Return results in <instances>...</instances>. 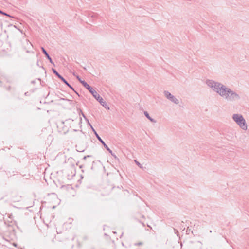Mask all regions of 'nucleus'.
Masks as SVG:
<instances>
[{
	"label": "nucleus",
	"mask_w": 249,
	"mask_h": 249,
	"mask_svg": "<svg viewBox=\"0 0 249 249\" xmlns=\"http://www.w3.org/2000/svg\"><path fill=\"white\" fill-rule=\"evenodd\" d=\"M142 244H143V243L142 242H139V243L135 244V245H137V246H141V245H142Z\"/></svg>",
	"instance_id": "nucleus-15"
},
{
	"label": "nucleus",
	"mask_w": 249,
	"mask_h": 249,
	"mask_svg": "<svg viewBox=\"0 0 249 249\" xmlns=\"http://www.w3.org/2000/svg\"><path fill=\"white\" fill-rule=\"evenodd\" d=\"M220 96L228 102H235L241 100L240 95L226 85L224 87Z\"/></svg>",
	"instance_id": "nucleus-1"
},
{
	"label": "nucleus",
	"mask_w": 249,
	"mask_h": 249,
	"mask_svg": "<svg viewBox=\"0 0 249 249\" xmlns=\"http://www.w3.org/2000/svg\"><path fill=\"white\" fill-rule=\"evenodd\" d=\"M232 119L241 129L244 131L248 129L247 123L241 114H233L232 116Z\"/></svg>",
	"instance_id": "nucleus-3"
},
{
	"label": "nucleus",
	"mask_w": 249,
	"mask_h": 249,
	"mask_svg": "<svg viewBox=\"0 0 249 249\" xmlns=\"http://www.w3.org/2000/svg\"><path fill=\"white\" fill-rule=\"evenodd\" d=\"M27 53H29V51L28 50H27Z\"/></svg>",
	"instance_id": "nucleus-20"
},
{
	"label": "nucleus",
	"mask_w": 249,
	"mask_h": 249,
	"mask_svg": "<svg viewBox=\"0 0 249 249\" xmlns=\"http://www.w3.org/2000/svg\"><path fill=\"white\" fill-rule=\"evenodd\" d=\"M144 114L145 116L147 117L148 119H149L151 122L155 123L156 121L153 118H152L149 115L147 111H144Z\"/></svg>",
	"instance_id": "nucleus-9"
},
{
	"label": "nucleus",
	"mask_w": 249,
	"mask_h": 249,
	"mask_svg": "<svg viewBox=\"0 0 249 249\" xmlns=\"http://www.w3.org/2000/svg\"><path fill=\"white\" fill-rule=\"evenodd\" d=\"M72 74H73V75L74 76H75V77H76V76H77V75L75 74V72H73V73H72Z\"/></svg>",
	"instance_id": "nucleus-17"
},
{
	"label": "nucleus",
	"mask_w": 249,
	"mask_h": 249,
	"mask_svg": "<svg viewBox=\"0 0 249 249\" xmlns=\"http://www.w3.org/2000/svg\"><path fill=\"white\" fill-rule=\"evenodd\" d=\"M26 45L28 47H32V44L30 42H29L28 41H26Z\"/></svg>",
	"instance_id": "nucleus-13"
},
{
	"label": "nucleus",
	"mask_w": 249,
	"mask_h": 249,
	"mask_svg": "<svg viewBox=\"0 0 249 249\" xmlns=\"http://www.w3.org/2000/svg\"><path fill=\"white\" fill-rule=\"evenodd\" d=\"M90 127H91V128L92 130L94 131V132L95 133V132H96V131H95V130L94 129L93 127L92 126V125H91V124H90Z\"/></svg>",
	"instance_id": "nucleus-16"
},
{
	"label": "nucleus",
	"mask_w": 249,
	"mask_h": 249,
	"mask_svg": "<svg viewBox=\"0 0 249 249\" xmlns=\"http://www.w3.org/2000/svg\"><path fill=\"white\" fill-rule=\"evenodd\" d=\"M206 84L209 88L219 96L225 86L221 83L210 79L206 80Z\"/></svg>",
	"instance_id": "nucleus-2"
},
{
	"label": "nucleus",
	"mask_w": 249,
	"mask_h": 249,
	"mask_svg": "<svg viewBox=\"0 0 249 249\" xmlns=\"http://www.w3.org/2000/svg\"><path fill=\"white\" fill-rule=\"evenodd\" d=\"M85 88L89 90L93 97L101 104L102 106L107 109H109V107L107 105L106 102L100 96V95L89 85H86Z\"/></svg>",
	"instance_id": "nucleus-4"
},
{
	"label": "nucleus",
	"mask_w": 249,
	"mask_h": 249,
	"mask_svg": "<svg viewBox=\"0 0 249 249\" xmlns=\"http://www.w3.org/2000/svg\"><path fill=\"white\" fill-rule=\"evenodd\" d=\"M77 79L85 87L86 85H88L87 82L84 80H82L80 77L78 75L76 76Z\"/></svg>",
	"instance_id": "nucleus-10"
},
{
	"label": "nucleus",
	"mask_w": 249,
	"mask_h": 249,
	"mask_svg": "<svg viewBox=\"0 0 249 249\" xmlns=\"http://www.w3.org/2000/svg\"><path fill=\"white\" fill-rule=\"evenodd\" d=\"M164 96L171 102L178 105L179 103V100L170 92L168 91H164L163 92Z\"/></svg>",
	"instance_id": "nucleus-5"
},
{
	"label": "nucleus",
	"mask_w": 249,
	"mask_h": 249,
	"mask_svg": "<svg viewBox=\"0 0 249 249\" xmlns=\"http://www.w3.org/2000/svg\"><path fill=\"white\" fill-rule=\"evenodd\" d=\"M135 162L136 163V164L139 167H140L141 168H142V165L138 161H137L136 160H135Z\"/></svg>",
	"instance_id": "nucleus-12"
},
{
	"label": "nucleus",
	"mask_w": 249,
	"mask_h": 249,
	"mask_svg": "<svg viewBox=\"0 0 249 249\" xmlns=\"http://www.w3.org/2000/svg\"><path fill=\"white\" fill-rule=\"evenodd\" d=\"M13 245H14V246H15V247H16V246H17V245H16V244H15V243H13Z\"/></svg>",
	"instance_id": "nucleus-19"
},
{
	"label": "nucleus",
	"mask_w": 249,
	"mask_h": 249,
	"mask_svg": "<svg viewBox=\"0 0 249 249\" xmlns=\"http://www.w3.org/2000/svg\"><path fill=\"white\" fill-rule=\"evenodd\" d=\"M111 247H112V248H112L111 249H113V248H114V246H113V245H111Z\"/></svg>",
	"instance_id": "nucleus-18"
},
{
	"label": "nucleus",
	"mask_w": 249,
	"mask_h": 249,
	"mask_svg": "<svg viewBox=\"0 0 249 249\" xmlns=\"http://www.w3.org/2000/svg\"><path fill=\"white\" fill-rule=\"evenodd\" d=\"M41 50H42V52L45 55L46 57L49 60L50 62L52 63V64H53V63L51 58L50 57V56L49 55L48 53H47L46 51L45 50V49L43 47H41Z\"/></svg>",
	"instance_id": "nucleus-8"
},
{
	"label": "nucleus",
	"mask_w": 249,
	"mask_h": 249,
	"mask_svg": "<svg viewBox=\"0 0 249 249\" xmlns=\"http://www.w3.org/2000/svg\"><path fill=\"white\" fill-rule=\"evenodd\" d=\"M95 134L97 137V138L98 139V140L103 144L104 146L106 148V149L113 156L115 157V158H116V156L115 155H114L112 153V150L107 146V145L102 140V139L99 136L98 134L96 132H95Z\"/></svg>",
	"instance_id": "nucleus-6"
},
{
	"label": "nucleus",
	"mask_w": 249,
	"mask_h": 249,
	"mask_svg": "<svg viewBox=\"0 0 249 249\" xmlns=\"http://www.w3.org/2000/svg\"><path fill=\"white\" fill-rule=\"evenodd\" d=\"M0 13L3 14L4 15H6L7 16L11 17L9 15L3 12V11H1L0 10Z\"/></svg>",
	"instance_id": "nucleus-14"
},
{
	"label": "nucleus",
	"mask_w": 249,
	"mask_h": 249,
	"mask_svg": "<svg viewBox=\"0 0 249 249\" xmlns=\"http://www.w3.org/2000/svg\"><path fill=\"white\" fill-rule=\"evenodd\" d=\"M80 119H81L80 118H79V119H77H77H75V121L78 122L79 121ZM73 121H74V120H71V119H68V120H66V123H71V122H73Z\"/></svg>",
	"instance_id": "nucleus-11"
},
{
	"label": "nucleus",
	"mask_w": 249,
	"mask_h": 249,
	"mask_svg": "<svg viewBox=\"0 0 249 249\" xmlns=\"http://www.w3.org/2000/svg\"><path fill=\"white\" fill-rule=\"evenodd\" d=\"M52 71L54 73H55L58 77L60 78L65 84H66L68 86H69L71 89L73 90L72 87L67 82V81L62 76H61L54 69H52Z\"/></svg>",
	"instance_id": "nucleus-7"
}]
</instances>
